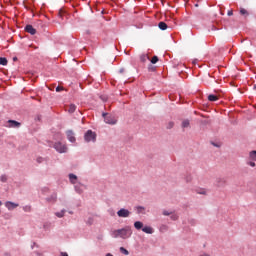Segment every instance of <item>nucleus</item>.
Wrapping results in <instances>:
<instances>
[{
	"instance_id": "obj_37",
	"label": "nucleus",
	"mask_w": 256,
	"mask_h": 256,
	"mask_svg": "<svg viewBox=\"0 0 256 256\" xmlns=\"http://www.w3.org/2000/svg\"><path fill=\"white\" fill-rule=\"evenodd\" d=\"M106 256H113V254H111V253H108V254H106Z\"/></svg>"
},
{
	"instance_id": "obj_1",
	"label": "nucleus",
	"mask_w": 256,
	"mask_h": 256,
	"mask_svg": "<svg viewBox=\"0 0 256 256\" xmlns=\"http://www.w3.org/2000/svg\"><path fill=\"white\" fill-rule=\"evenodd\" d=\"M133 235V231L131 230V227L126 226L125 228L114 230L112 232V236L117 239V237H120L121 239H129Z\"/></svg>"
},
{
	"instance_id": "obj_40",
	"label": "nucleus",
	"mask_w": 256,
	"mask_h": 256,
	"mask_svg": "<svg viewBox=\"0 0 256 256\" xmlns=\"http://www.w3.org/2000/svg\"><path fill=\"white\" fill-rule=\"evenodd\" d=\"M0 205H3V202H0Z\"/></svg>"
},
{
	"instance_id": "obj_17",
	"label": "nucleus",
	"mask_w": 256,
	"mask_h": 256,
	"mask_svg": "<svg viewBox=\"0 0 256 256\" xmlns=\"http://www.w3.org/2000/svg\"><path fill=\"white\" fill-rule=\"evenodd\" d=\"M134 227H135V229H143V222H141V221H136L135 223H134Z\"/></svg>"
},
{
	"instance_id": "obj_14",
	"label": "nucleus",
	"mask_w": 256,
	"mask_h": 256,
	"mask_svg": "<svg viewBox=\"0 0 256 256\" xmlns=\"http://www.w3.org/2000/svg\"><path fill=\"white\" fill-rule=\"evenodd\" d=\"M69 179H70V182L73 183L74 185L75 183H77V175L69 174Z\"/></svg>"
},
{
	"instance_id": "obj_36",
	"label": "nucleus",
	"mask_w": 256,
	"mask_h": 256,
	"mask_svg": "<svg viewBox=\"0 0 256 256\" xmlns=\"http://www.w3.org/2000/svg\"><path fill=\"white\" fill-rule=\"evenodd\" d=\"M119 73H125V69H123V68L120 69V70H119Z\"/></svg>"
},
{
	"instance_id": "obj_18",
	"label": "nucleus",
	"mask_w": 256,
	"mask_h": 256,
	"mask_svg": "<svg viewBox=\"0 0 256 256\" xmlns=\"http://www.w3.org/2000/svg\"><path fill=\"white\" fill-rule=\"evenodd\" d=\"M189 126H190V122H189V120H183L182 121V128L183 129H187V128H189Z\"/></svg>"
},
{
	"instance_id": "obj_33",
	"label": "nucleus",
	"mask_w": 256,
	"mask_h": 256,
	"mask_svg": "<svg viewBox=\"0 0 256 256\" xmlns=\"http://www.w3.org/2000/svg\"><path fill=\"white\" fill-rule=\"evenodd\" d=\"M163 215L169 216V215H171V213H170L169 211H167V210H164V211H163Z\"/></svg>"
},
{
	"instance_id": "obj_35",
	"label": "nucleus",
	"mask_w": 256,
	"mask_h": 256,
	"mask_svg": "<svg viewBox=\"0 0 256 256\" xmlns=\"http://www.w3.org/2000/svg\"><path fill=\"white\" fill-rule=\"evenodd\" d=\"M60 256H69L66 252H61Z\"/></svg>"
},
{
	"instance_id": "obj_13",
	"label": "nucleus",
	"mask_w": 256,
	"mask_h": 256,
	"mask_svg": "<svg viewBox=\"0 0 256 256\" xmlns=\"http://www.w3.org/2000/svg\"><path fill=\"white\" fill-rule=\"evenodd\" d=\"M208 101H211V102L219 101V96L210 94L208 96Z\"/></svg>"
},
{
	"instance_id": "obj_6",
	"label": "nucleus",
	"mask_w": 256,
	"mask_h": 256,
	"mask_svg": "<svg viewBox=\"0 0 256 256\" xmlns=\"http://www.w3.org/2000/svg\"><path fill=\"white\" fill-rule=\"evenodd\" d=\"M5 207L8 209V211H13V209H17V207H19V204L7 201L5 202Z\"/></svg>"
},
{
	"instance_id": "obj_31",
	"label": "nucleus",
	"mask_w": 256,
	"mask_h": 256,
	"mask_svg": "<svg viewBox=\"0 0 256 256\" xmlns=\"http://www.w3.org/2000/svg\"><path fill=\"white\" fill-rule=\"evenodd\" d=\"M56 91H57V93H59V91H63V87L57 86V87H56Z\"/></svg>"
},
{
	"instance_id": "obj_30",
	"label": "nucleus",
	"mask_w": 256,
	"mask_h": 256,
	"mask_svg": "<svg viewBox=\"0 0 256 256\" xmlns=\"http://www.w3.org/2000/svg\"><path fill=\"white\" fill-rule=\"evenodd\" d=\"M137 211H138V213H143V211H145V207L138 206Z\"/></svg>"
},
{
	"instance_id": "obj_28",
	"label": "nucleus",
	"mask_w": 256,
	"mask_h": 256,
	"mask_svg": "<svg viewBox=\"0 0 256 256\" xmlns=\"http://www.w3.org/2000/svg\"><path fill=\"white\" fill-rule=\"evenodd\" d=\"M247 165H249L250 167H255L256 166V164H255V162L253 160H249L247 162Z\"/></svg>"
},
{
	"instance_id": "obj_24",
	"label": "nucleus",
	"mask_w": 256,
	"mask_h": 256,
	"mask_svg": "<svg viewBox=\"0 0 256 256\" xmlns=\"http://www.w3.org/2000/svg\"><path fill=\"white\" fill-rule=\"evenodd\" d=\"M147 59H149V56H147V55H142L140 57V60L142 61V63H145V61H147Z\"/></svg>"
},
{
	"instance_id": "obj_10",
	"label": "nucleus",
	"mask_w": 256,
	"mask_h": 256,
	"mask_svg": "<svg viewBox=\"0 0 256 256\" xmlns=\"http://www.w3.org/2000/svg\"><path fill=\"white\" fill-rule=\"evenodd\" d=\"M9 127H13V128H19L21 127V123L15 121V120H9Z\"/></svg>"
},
{
	"instance_id": "obj_5",
	"label": "nucleus",
	"mask_w": 256,
	"mask_h": 256,
	"mask_svg": "<svg viewBox=\"0 0 256 256\" xmlns=\"http://www.w3.org/2000/svg\"><path fill=\"white\" fill-rule=\"evenodd\" d=\"M118 217L127 218L131 215V212L125 208L120 209L117 212Z\"/></svg>"
},
{
	"instance_id": "obj_27",
	"label": "nucleus",
	"mask_w": 256,
	"mask_h": 256,
	"mask_svg": "<svg viewBox=\"0 0 256 256\" xmlns=\"http://www.w3.org/2000/svg\"><path fill=\"white\" fill-rule=\"evenodd\" d=\"M166 127H167V129H173V127H175V123L169 122Z\"/></svg>"
},
{
	"instance_id": "obj_8",
	"label": "nucleus",
	"mask_w": 256,
	"mask_h": 256,
	"mask_svg": "<svg viewBox=\"0 0 256 256\" xmlns=\"http://www.w3.org/2000/svg\"><path fill=\"white\" fill-rule=\"evenodd\" d=\"M217 187H225L227 185V180L225 178H218L216 180Z\"/></svg>"
},
{
	"instance_id": "obj_3",
	"label": "nucleus",
	"mask_w": 256,
	"mask_h": 256,
	"mask_svg": "<svg viewBox=\"0 0 256 256\" xmlns=\"http://www.w3.org/2000/svg\"><path fill=\"white\" fill-rule=\"evenodd\" d=\"M105 123H108V125H115L117 123V119L110 115V114H103Z\"/></svg>"
},
{
	"instance_id": "obj_15",
	"label": "nucleus",
	"mask_w": 256,
	"mask_h": 256,
	"mask_svg": "<svg viewBox=\"0 0 256 256\" xmlns=\"http://www.w3.org/2000/svg\"><path fill=\"white\" fill-rule=\"evenodd\" d=\"M48 203H55L57 201V194H53L50 198H47Z\"/></svg>"
},
{
	"instance_id": "obj_2",
	"label": "nucleus",
	"mask_w": 256,
	"mask_h": 256,
	"mask_svg": "<svg viewBox=\"0 0 256 256\" xmlns=\"http://www.w3.org/2000/svg\"><path fill=\"white\" fill-rule=\"evenodd\" d=\"M84 139L86 143H90V141H93V143H95L97 141V134L92 130H88L84 135Z\"/></svg>"
},
{
	"instance_id": "obj_21",
	"label": "nucleus",
	"mask_w": 256,
	"mask_h": 256,
	"mask_svg": "<svg viewBox=\"0 0 256 256\" xmlns=\"http://www.w3.org/2000/svg\"><path fill=\"white\" fill-rule=\"evenodd\" d=\"M7 58H5V57H0V65H3V66H5V65H7Z\"/></svg>"
},
{
	"instance_id": "obj_11",
	"label": "nucleus",
	"mask_w": 256,
	"mask_h": 256,
	"mask_svg": "<svg viewBox=\"0 0 256 256\" xmlns=\"http://www.w3.org/2000/svg\"><path fill=\"white\" fill-rule=\"evenodd\" d=\"M248 159L249 161H256V150H252L249 152Z\"/></svg>"
},
{
	"instance_id": "obj_26",
	"label": "nucleus",
	"mask_w": 256,
	"mask_h": 256,
	"mask_svg": "<svg viewBox=\"0 0 256 256\" xmlns=\"http://www.w3.org/2000/svg\"><path fill=\"white\" fill-rule=\"evenodd\" d=\"M0 181H1L2 183H7V175H2V176L0 177Z\"/></svg>"
},
{
	"instance_id": "obj_34",
	"label": "nucleus",
	"mask_w": 256,
	"mask_h": 256,
	"mask_svg": "<svg viewBox=\"0 0 256 256\" xmlns=\"http://www.w3.org/2000/svg\"><path fill=\"white\" fill-rule=\"evenodd\" d=\"M231 16H233V10L228 11V17H231Z\"/></svg>"
},
{
	"instance_id": "obj_4",
	"label": "nucleus",
	"mask_w": 256,
	"mask_h": 256,
	"mask_svg": "<svg viewBox=\"0 0 256 256\" xmlns=\"http://www.w3.org/2000/svg\"><path fill=\"white\" fill-rule=\"evenodd\" d=\"M54 148L56 149V151H58V153H67V145L61 142H57L56 144H54Z\"/></svg>"
},
{
	"instance_id": "obj_7",
	"label": "nucleus",
	"mask_w": 256,
	"mask_h": 256,
	"mask_svg": "<svg viewBox=\"0 0 256 256\" xmlns=\"http://www.w3.org/2000/svg\"><path fill=\"white\" fill-rule=\"evenodd\" d=\"M66 135H67V139L68 141H70V143H75L76 139H75V133H73L72 130H68L66 132Z\"/></svg>"
},
{
	"instance_id": "obj_25",
	"label": "nucleus",
	"mask_w": 256,
	"mask_h": 256,
	"mask_svg": "<svg viewBox=\"0 0 256 256\" xmlns=\"http://www.w3.org/2000/svg\"><path fill=\"white\" fill-rule=\"evenodd\" d=\"M157 61H159V57H157V56L152 57L151 63H152L153 65H155V63H157Z\"/></svg>"
},
{
	"instance_id": "obj_19",
	"label": "nucleus",
	"mask_w": 256,
	"mask_h": 256,
	"mask_svg": "<svg viewBox=\"0 0 256 256\" xmlns=\"http://www.w3.org/2000/svg\"><path fill=\"white\" fill-rule=\"evenodd\" d=\"M77 109V106H75L74 104H71L68 108V113H75Z\"/></svg>"
},
{
	"instance_id": "obj_38",
	"label": "nucleus",
	"mask_w": 256,
	"mask_h": 256,
	"mask_svg": "<svg viewBox=\"0 0 256 256\" xmlns=\"http://www.w3.org/2000/svg\"><path fill=\"white\" fill-rule=\"evenodd\" d=\"M254 89H255V91H256V84L254 85Z\"/></svg>"
},
{
	"instance_id": "obj_16",
	"label": "nucleus",
	"mask_w": 256,
	"mask_h": 256,
	"mask_svg": "<svg viewBox=\"0 0 256 256\" xmlns=\"http://www.w3.org/2000/svg\"><path fill=\"white\" fill-rule=\"evenodd\" d=\"M158 27H159V29H161V31H166V29H167V23H165V22H159Z\"/></svg>"
},
{
	"instance_id": "obj_12",
	"label": "nucleus",
	"mask_w": 256,
	"mask_h": 256,
	"mask_svg": "<svg viewBox=\"0 0 256 256\" xmlns=\"http://www.w3.org/2000/svg\"><path fill=\"white\" fill-rule=\"evenodd\" d=\"M143 233H147L148 235H152L153 233V228L146 226L142 228Z\"/></svg>"
},
{
	"instance_id": "obj_22",
	"label": "nucleus",
	"mask_w": 256,
	"mask_h": 256,
	"mask_svg": "<svg viewBox=\"0 0 256 256\" xmlns=\"http://www.w3.org/2000/svg\"><path fill=\"white\" fill-rule=\"evenodd\" d=\"M120 252H122L123 255H129V250L125 249V247H120Z\"/></svg>"
},
{
	"instance_id": "obj_23",
	"label": "nucleus",
	"mask_w": 256,
	"mask_h": 256,
	"mask_svg": "<svg viewBox=\"0 0 256 256\" xmlns=\"http://www.w3.org/2000/svg\"><path fill=\"white\" fill-rule=\"evenodd\" d=\"M240 14L247 16V15H249V12H248L247 10H245V8H241V9H240Z\"/></svg>"
},
{
	"instance_id": "obj_29",
	"label": "nucleus",
	"mask_w": 256,
	"mask_h": 256,
	"mask_svg": "<svg viewBox=\"0 0 256 256\" xmlns=\"http://www.w3.org/2000/svg\"><path fill=\"white\" fill-rule=\"evenodd\" d=\"M23 211H26V213H29L31 211V206H24Z\"/></svg>"
},
{
	"instance_id": "obj_39",
	"label": "nucleus",
	"mask_w": 256,
	"mask_h": 256,
	"mask_svg": "<svg viewBox=\"0 0 256 256\" xmlns=\"http://www.w3.org/2000/svg\"><path fill=\"white\" fill-rule=\"evenodd\" d=\"M59 16L61 17V12H59Z\"/></svg>"
},
{
	"instance_id": "obj_9",
	"label": "nucleus",
	"mask_w": 256,
	"mask_h": 256,
	"mask_svg": "<svg viewBox=\"0 0 256 256\" xmlns=\"http://www.w3.org/2000/svg\"><path fill=\"white\" fill-rule=\"evenodd\" d=\"M25 32L30 33V35H35V33H37V30L33 28L32 25H26Z\"/></svg>"
},
{
	"instance_id": "obj_32",
	"label": "nucleus",
	"mask_w": 256,
	"mask_h": 256,
	"mask_svg": "<svg viewBox=\"0 0 256 256\" xmlns=\"http://www.w3.org/2000/svg\"><path fill=\"white\" fill-rule=\"evenodd\" d=\"M43 161H45V159H43L41 157L37 158V163H43Z\"/></svg>"
},
{
	"instance_id": "obj_20",
	"label": "nucleus",
	"mask_w": 256,
	"mask_h": 256,
	"mask_svg": "<svg viewBox=\"0 0 256 256\" xmlns=\"http://www.w3.org/2000/svg\"><path fill=\"white\" fill-rule=\"evenodd\" d=\"M65 212V210H62L61 212H56L55 215L61 219V217H65Z\"/></svg>"
}]
</instances>
